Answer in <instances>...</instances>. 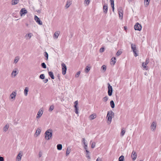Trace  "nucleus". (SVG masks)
Segmentation results:
<instances>
[{"instance_id":"1","label":"nucleus","mask_w":161,"mask_h":161,"mask_svg":"<svg viewBox=\"0 0 161 161\" xmlns=\"http://www.w3.org/2000/svg\"><path fill=\"white\" fill-rule=\"evenodd\" d=\"M53 133V130L50 129L47 130L45 132V138L46 140H49L52 137Z\"/></svg>"},{"instance_id":"2","label":"nucleus","mask_w":161,"mask_h":161,"mask_svg":"<svg viewBox=\"0 0 161 161\" xmlns=\"http://www.w3.org/2000/svg\"><path fill=\"white\" fill-rule=\"evenodd\" d=\"M114 112L112 110H110L108 112L107 118L108 121L109 122V124L112 121V118L114 117Z\"/></svg>"},{"instance_id":"3","label":"nucleus","mask_w":161,"mask_h":161,"mask_svg":"<svg viewBox=\"0 0 161 161\" xmlns=\"http://www.w3.org/2000/svg\"><path fill=\"white\" fill-rule=\"evenodd\" d=\"M61 66L62 67V74L63 75H64L65 74L66 72L67 67L65 64L64 63L61 64Z\"/></svg>"},{"instance_id":"4","label":"nucleus","mask_w":161,"mask_h":161,"mask_svg":"<svg viewBox=\"0 0 161 161\" xmlns=\"http://www.w3.org/2000/svg\"><path fill=\"white\" fill-rule=\"evenodd\" d=\"M108 95L110 96L112 95V92H113V88H112V86L110 85V84L108 83Z\"/></svg>"},{"instance_id":"5","label":"nucleus","mask_w":161,"mask_h":161,"mask_svg":"<svg viewBox=\"0 0 161 161\" xmlns=\"http://www.w3.org/2000/svg\"><path fill=\"white\" fill-rule=\"evenodd\" d=\"M131 48L134 53V56L135 57H136L138 56V54L136 53V48L135 44H131Z\"/></svg>"},{"instance_id":"6","label":"nucleus","mask_w":161,"mask_h":161,"mask_svg":"<svg viewBox=\"0 0 161 161\" xmlns=\"http://www.w3.org/2000/svg\"><path fill=\"white\" fill-rule=\"evenodd\" d=\"M142 25L139 23H137L134 26V29L135 30L138 31H140L142 29Z\"/></svg>"},{"instance_id":"7","label":"nucleus","mask_w":161,"mask_h":161,"mask_svg":"<svg viewBox=\"0 0 161 161\" xmlns=\"http://www.w3.org/2000/svg\"><path fill=\"white\" fill-rule=\"evenodd\" d=\"M118 12L120 18L121 19H122L123 14V11L122 9V8H119L118 9Z\"/></svg>"},{"instance_id":"8","label":"nucleus","mask_w":161,"mask_h":161,"mask_svg":"<svg viewBox=\"0 0 161 161\" xmlns=\"http://www.w3.org/2000/svg\"><path fill=\"white\" fill-rule=\"evenodd\" d=\"M78 102L77 100L75 101L74 102V104H75L74 107L75 108V112L77 114H78V108L77 107V105L78 104Z\"/></svg>"},{"instance_id":"9","label":"nucleus","mask_w":161,"mask_h":161,"mask_svg":"<svg viewBox=\"0 0 161 161\" xmlns=\"http://www.w3.org/2000/svg\"><path fill=\"white\" fill-rule=\"evenodd\" d=\"M34 19L36 22L39 25H42V22L41 21L40 19L36 15L34 16Z\"/></svg>"},{"instance_id":"10","label":"nucleus","mask_w":161,"mask_h":161,"mask_svg":"<svg viewBox=\"0 0 161 161\" xmlns=\"http://www.w3.org/2000/svg\"><path fill=\"white\" fill-rule=\"evenodd\" d=\"M27 13V11L25 8H22L20 10L19 14L21 16H22L23 15H25Z\"/></svg>"},{"instance_id":"11","label":"nucleus","mask_w":161,"mask_h":161,"mask_svg":"<svg viewBox=\"0 0 161 161\" xmlns=\"http://www.w3.org/2000/svg\"><path fill=\"white\" fill-rule=\"evenodd\" d=\"M137 156V155L136 152L134 151H133L131 155V157L132 158V160H135Z\"/></svg>"},{"instance_id":"12","label":"nucleus","mask_w":161,"mask_h":161,"mask_svg":"<svg viewBox=\"0 0 161 161\" xmlns=\"http://www.w3.org/2000/svg\"><path fill=\"white\" fill-rule=\"evenodd\" d=\"M156 123L155 122H153L152 124L151 125V130L153 131H154L156 128Z\"/></svg>"},{"instance_id":"13","label":"nucleus","mask_w":161,"mask_h":161,"mask_svg":"<svg viewBox=\"0 0 161 161\" xmlns=\"http://www.w3.org/2000/svg\"><path fill=\"white\" fill-rule=\"evenodd\" d=\"M43 110H42L41 109H40L37 113V114L36 116V118L38 119L43 114Z\"/></svg>"},{"instance_id":"14","label":"nucleus","mask_w":161,"mask_h":161,"mask_svg":"<svg viewBox=\"0 0 161 161\" xmlns=\"http://www.w3.org/2000/svg\"><path fill=\"white\" fill-rule=\"evenodd\" d=\"M108 6L107 4H105L103 7V12L104 13L106 14L108 12Z\"/></svg>"},{"instance_id":"15","label":"nucleus","mask_w":161,"mask_h":161,"mask_svg":"<svg viewBox=\"0 0 161 161\" xmlns=\"http://www.w3.org/2000/svg\"><path fill=\"white\" fill-rule=\"evenodd\" d=\"M32 36V34L31 33H29L25 35V38L26 39H30Z\"/></svg>"},{"instance_id":"16","label":"nucleus","mask_w":161,"mask_h":161,"mask_svg":"<svg viewBox=\"0 0 161 161\" xmlns=\"http://www.w3.org/2000/svg\"><path fill=\"white\" fill-rule=\"evenodd\" d=\"M9 127V125L8 124H7L3 128V131L4 132H6L8 130Z\"/></svg>"},{"instance_id":"17","label":"nucleus","mask_w":161,"mask_h":161,"mask_svg":"<svg viewBox=\"0 0 161 161\" xmlns=\"http://www.w3.org/2000/svg\"><path fill=\"white\" fill-rule=\"evenodd\" d=\"M19 0H12L11 2V4L12 5H14L19 3Z\"/></svg>"},{"instance_id":"18","label":"nucleus","mask_w":161,"mask_h":161,"mask_svg":"<svg viewBox=\"0 0 161 161\" xmlns=\"http://www.w3.org/2000/svg\"><path fill=\"white\" fill-rule=\"evenodd\" d=\"M16 93L15 92H13L10 95V97H11V98L13 99L14 98H15L16 95Z\"/></svg>"},{"instance_id":"19","label":"nucleus","mask_w":161,"mask_h":161,"mask_svg":"<svg viewBox=\"0 0 161 161\" xmlns=\"http://www.w3.org/2000/svg\"><path fill=\"white\" fill-rule=\"evenodd\" d=\"M90 119L92 120L93 119L96 117V115L95 114H92L90 115Z\"/></svg>"},{"instance_id":"20","label":"nucleus","mask_w":161,"mask_h":161,"mask_svg":"<svg viewBox=\"0 0 161 161\" xmlns=\"http://www.w3.org/2000/svg\"><path fill=\"white\" fill-rule=\"evenodd\" d=\"M70 148L69 147H68L66 149V155L68 156L70 153Z\"/></svg>"},{"instance_id":"21","label":"nucleus","mask_w":161,"mask_h":161,"mask_svg":"<svg viewBox=\"0 0 161 161\" xmlns=\"http://www.w3.org/2000/svg\"><path fill=\"white\" fill-rule=\"evenodd\" d=\"M41 130L40 128H38L36 130V134L37 136H38L40 134L41 132Z\"/></svg>"},{"instance_id":"22","label":"nucleus","mask_w":161,"mask_h":161,"mask_svg":"<svg viewBox=\"0 0 161 161\" xmlns=\"http://www.w3.org/2000/svg\"><path fill=\"white\" fill-rule=\"evenodd\" d=\"M116 58L115 57L112 58L111 59V64L114 65L116 63Z\"/></svg>"},{"instance_id":"23","label":"nucleus","mask_w":161,"mask_h":161,"mask_svg":"<svg viewBox=\"0 0 161 161\" xmlns=\"http://www.w3.org/2000/svg\"><path fill=\"white\" fill-rule=\"evenodd\" d=\"M48 74L51 78L53 79H54V76L53 75V73L52 72L50 71L48 72Z\"/></svg>"},{"instance_id":"24","label":"nucleus","mask_w":161,"mask_h":161,"mask_svg":"<svg viewBox=\"0 0 161 161\" xmlns=\"http://www.w3.org/2000/svg\"><path fill=\"white\" fill-rule=\"evenodd\" d=\"M22 156V155L21 154V153H19L17 157V160L18 161H20Z\"/></svg>"},{"instance_id":"25","label":"nucleus","mask_w":161,"mask_h":161,"mask_svg":"<svg viewBox=\"0 0 161 161\" xmlns=\"http://www.w3.org/2000/svg\"><path fill=\"white\" fill-rule=\"evenodd\" d=\"M150 0H144V3L145 7H147L149 3Z\"/></svg>"},{"instance_id":"26","label":"nucleus","mask_w":161,"mask_h":161,"mask_svg":"<svg viewBox=\"0 0 161 161\" xmlns=\"http://www.w3.org/2000/svg\"><path fill=\"white\" fill-rule=\"evenodd\" d=\"M71 4V1H68L65 5V7L66 8H68Z\"/></svg>"},{"instance_id":"27","label":"nucleus","mask_w":161,"mask_h":161,"mask_svg":"<svg viewBox=\"0 0 161 161\" xmlns=\"http://www.w3.org/2000/svg\"><path fill=\"white\" fill-rule=\"evenodd\" d=\"M86 157L89 159H90L91 158L90 156V152L88 150H86Z\"/></svg>"},{"instance_id":"28","label":"nucleus","mask_w":161,"mask_h":161,"mask_svg":"<svg viewBox=\"0 0 161 161\" xmlns=\"http://www.w3.org/2000/svg\"><path fill=\"white\" fill-rule=\"evenodd\" d=\"M110 104L112 108H114L115 107L114 102L113 100H111L110 102Z\"/></svg>"},{"instance_id":"29","label":"nucleus","mask_w":161,"mask_h":161,"mask_svg":"<svg viewBox=\"0 0 161 161\" xmlns=\"http://www.w3.org/2000/svg\"><path fill=\"white\" fill-rule=\"evenodd\" d=\"M62 146L61 144H58L57 145V148L59 150H60L62 149Z\"/></svg>"},{"instance_id":"30","label":"nucleus","mask_w":161,"mask_h":161,"mask_svg":"<svg viewBox=\"0 0 161 161\" xmlns=\"http://www.w3.org/2000/svg\"><path fill=\"white\" fill-rule=\"evenodd\" d=\"M59 34V33L58 31L56 32L54 35V37L56 38H57L58 37Z\"/></svg>"},{"instance_id":"31","label":"nucleus","mask_w":161,"mask_h":161,"mask_svg":"<svg viewBox=\"0 0 161 161\" xmlns=\"http://www.w3.org/2000/svg\"><path fill=\"white\" fill-rule=\"evenodd\" d=\"M90 69V68L88 66H86L85 68V72L86 73H87L89 72Z\"/></svg>"},{"instance_id":"32","label":"nucleus","mask_w":161,"mask_h":161,"mask_svg":"<svg viewBox=\"0 0 161 161\" xmlns=\"http://www.w3.org/2000/svg\"><path fill=\"white\" fill-rule=\"evenodd\" d=\"M28 92V88L27 87H26L24 90V94L25 96H27Z\"/></svg>"},{"instance_id":"33","label":"nucleus","mask_w":161,"mask_h":161,"mask_svg":"<svg viewBox=\"0 0 161 161\" xmlns=\"http://www.w3.org/2000/svg\"><path fill=\"white\" fill-rule=\"evenodd\" d=\"M18 74V73H17V71L16 70H13L12 72L11 73V75H14V77H15L17 74Z\"/></svg>"},{"instance_id":"34","label":"nucleus","mask_w":161,"mask_h":161,"mask_svg":"<svg viewBox=\"0 0 161 161\" xmlns=\"http://www.w3.org/2000/svg\"><path fill=\"white\" fill-rule=\"evenodd\" d=\"M54 108V106L53 105H52L50 106L48 111L49 112H52Z\"/></svg>"},{"instance_id":"35","label":"nucleus","mask_w":161,"mask_h":161,"mask_svg":"<svg viewBox=\"0 0 161 161\" xmlns=\"http://www.w3.org/2000/svg\"><path fill=\"white\" fill-rule=\"evenodd\" d=\"M124 157L123 155L121 156L119 158V161H124Z\"/></svg>"},{"instance_id":"36","label":"nucleus","mask_w":161,"mask_h":161,"mask_svg":"<svg viewBox=\"0 0 161 161\" xmlns=\"http://www.w3.org/2000/svg\"><path fill=\"white\" fill-rule=\"evenodd\" d=\"M147 65H145L144 62H143L142 63V66L144 69L146 70H147L148 69V67L146 66Z\"/></svg>"},{"instance_id":"37","label":"nucleus","mask_w":161,"mask_h":161,"mask_svg":"<svg viewBox=\"0 0 161 161\" xmlns=\"http://www.w3.org/2000/svg\"><path fill=\"white\" fill-rule=\"evenodd\" d=\"M19 59V58L18 57H15L14 60V62L15 63H17Z\"/></svg>"},{"instance_id":"38","label":"nucleus","mask_w":161,"mask_h":161,"mask_svg":"<svg viewBox=\"0 0 161 161\" xmlns=\"http://www.w3.org/2000/svg\"><path fill=\"white\" fill-rule=\"evenodd\" d=\"M108 97L107 96H106L103 97V101L105 102H106V101H108Z\"/></svg>"},{"instance_id":"39","label":"nucleus","mask_w":161,"mask_h":161,"mask_svg":"<svg viewBox=\"0 0 161 161\" xmlns=\"http://www.w3.org/2000/svg\"><path fill=\"white\" fill-rule=\"evenodd\" d=\"M41 66L44 69H45L46 68V65L45 63H42L41 64Z\"/></svg>"},{"instance_id":"40","label":"nucleus","mask_w":161,"mask_h":161,"mask_svg":"<svg viewBox=\"0 0 161 161\" xmlns=\"http://www.w3.org/2000/svg\"><path fill=\"white\" fill-rule=\"evenodd\" d=\"M39 78L41 79H44L45 78V76H44V74H41L39 76Z\"/></svg>"},{"instance_id":"41","label":"nucleus","mask_w":161,"mask_h":161,"mask_svg":"<svg viewBox=\"0 0 161 161\" xmlns=\"http://www.w3.org/2000/svg\"><path fill=\"white\" fill-rule=\"evenodd\" d=\"M125 132V131L124 130H122L121 132V136H123Z\"/></svg>"},{"instance_id":"42","label":"nucleus","mask_w":161,"mask_h":161,"mask_svg":"<svg viewBox=\"0 0 161 161\" xmlns=\"http://www.w3.org/2000/svg\"><path fill=\"white\" fill-rule=\"evenodd\" d=\"M80 71L78 72L75 75V77L76 78H78L80 74Z\"/></svg>"},{"instance_id":"43","label":"nucleus","mask_w":161,"mask_h":161,"mask_svg":"<svg viewBox=\"0 0 161 161\" xmlns=\"http://www.w3.org/2000/svg\"><path fill=\"white\" fill-rule=\"evenodd\" d=\"M105 48L104 47H101L99 50V52L100 53H102L104 51Z\"/></svg>"},{"instance_id":"44","label":"nucleus","mask_w":161,"mask_h":161,"mask_svg":"<svg viewBox=\"0 0 161 161\" xmlns=\"http://www.w3.org/2000/svg\"><path fill=\"white\" fill-rule=\"evenodd\" d=\"M102 69H103L104 71H105L106 70V68L105 65H103L102 67Z\"/></svg>"},{"instance_id":"45","label":"nucleus","mask_w":161,"mask_h":161,"mask_svg":"<svg viewBox=\"0 0 161 161\" xmlns=\"http://www.w3.org/2000/svg\"><path fill=\"white\" fill-rule=\"evenodd\" d=\"M96 143L95 142H93L91 145V147L93 148L95 147V146Z\"/></svg>"},{"instance_id":"46","label":"nucleus","mask_w":161,"mask_h":161,"mask_svg":"<svg viewBox=\"0 0 161 161\" xmlns=\"http://www.w3.org/2000/svg\"><path fill=\"white\" fill-rule=\"evenodd\" d=\"M149 62V59L148 58H147L146 59L145 63V65H147L148 64Z\"/></svg>"},{"instance_id":"47","label":"nucleus","mask_w":161,"mask_h":161,"mask_svg":"<svg viewBox=\"0 0 161 161\" xmlns=\"http://www.w3.org/2000/svg\"><path fill=\"white\" fill-rule=\"evenodd\" d=\"M90 0H85V3L87 5H88L90 3Z\"/></svg>"},{"instance_id":"48","label":"nucleus","mask_w":161,"mask_h":161,"mask_svg":"<svg viewBox=\"0 0 161 161\" xmlns=\"http://www.w3.org/2000/svg\"><path fill=\"white\" fill-rule=\"evenodd\" d=\"M121 53H122V52L121 51H118V52H117V53H116V55L117 56H119V55H120L121 54Z\"/></svg>"},{"instance_id":"49","label":"nucleus","mask_w":161,"mask_h":161,"mask_svg":"<svg viewBox=\"0 0 161 161\" xmlns=\"http://www.w3.org/2000/svg\"><path fill=\"white\" fill-rule=\"evenodd\" d=\"M114 0H110V2L111 3V5H114Z\"/></svg>"},{"instance_id":"50","label":"nucleus","mask_w":161,"mask_h":161,"mask_svg":"<svg viewBox=\"0 0 161 161\" xmlns=\"http://www.w3.org/2000/svg\"><path fill=\"white\" fill-rule=\"evenodd\" d=\"M45 56L47 58V60L48 58V54L47 52H45Z\"/></svg>"},{"instance_id":"51","label":"nucleus","mask_w":161,"mask_h":161,"mask_svg":"<svg viewBox=\"0 0 161 161\" xmlns=\"http://www.w3.org/2000/svg\"><path fill=\"white\" fill-rule=\"evenodd\" d=\"M39 157H41L42 155V153L41 151H40L39 153Z\"/></svg>"},{"instance_id":"52","label":"nucleus","mask_w":161,"mask_h":161,"mask_svg":"<svg viewBox=\"0 0 161 161\" xmlns=\"http://www.w3.org/2000/svg\"><path fill=\"white\" fill-rule=\"evenodd\" d=\"M0 161H4V158L3 157L0 156Z\"/></svg>"},{"instance_id":"53","label":"nucleus","mask_w":161,"mask_h":161,"mask_svg":"<svg viewBox=\"0 0 161 161\" xmlns=\"http://www.w3.org/2000/svg\"><path fill=\"white\" fill-rule=\"evenodd\" d=\"M48 81V79H46L43 80V82L45 83H46Z\"/></svg>"},{"instance_id":"54","label":"nucleus","mask_w":161,"mask_h":161,"mask_svg":"<svg viewBox=\"0 0 161 161\" xmlns=\"http://www.w3.org/2000/svg\"><path fill=\"white\" fill-rule=\"evenodd\" d=\"M96 161H102L101 158H98L96 160Z\"/></svg>"},{"instance_id":"55","label":"nucleus","mask_w":161,"mask_h":161,"mask_svg":"<svg viewBox=\"0 0 161 161\" xmlns=\"http://www.w3.org/2000/svg\"><path fill=\"white\" fill-rule=\"evenodd\" d=\"M87 145H84V149L86 150H87Z\"/></svg>"},{"instance_id":"56","label":"nucleus","mask_w":161,"mask_h":161,"mask_svg":"<svg viewBox=\"0 0 161 161\" xmlns=\"http://www.w3.org/2000/svg\"><path fill=\"white\" fill-rule=\"evenodd\" d=\"M111 6L112 8V10L114 11V5H112Z\"/></svg>"},{"instance_id":"57","label":"nucleus","mask_w":161,"mask_h":161,"mask_svg":"<svg viewBox=\"0 0 161 161\" xmlns=\"http://www.w3.org/2000/svg\"><path fill=\"white\" fill-rule=\"evenodd\" d=\"M82 142H83H83H85V138H82Z\"/></svg>"},{"instance_id":"58","label":"nucleus","mask_w":161,"mask_h":161,"mask_svg":"<svg viewBox=\"0 0 161 161\" xmlns=\"http://www.w3.org/2000/svg\"><path fill=\"white\" fill-rule=\"evenodd\" d=\"M84 144V145H87V143H86L85 142H84L83 143Z\"/></svg>"},{"instance_id":"59","label":"nucleus","mask_w":161,"mask_h":161,"mask_svg":"<svg viewBox=\"0 0 161 161\" xmlns=\"http://www.w3.org/2000/svg\"><path fill=\"white\" fill-rule=\"evenodd\" d=\"M124 28L125 30H126V26H124Z\"/></svg>"},{"instance_id":"60","label":"nucleus","mask_w":161,"mask_h":161,"mask_svg":"<svg viewBox=\"0 0 161 161\" xmlns=\"http://www.w3.org/2000/svg\"><path fill=\"white\" fill-rule=\"evenodd\" d=\"M26 25L27 26H28V24H26Z\"/></svg>"},{"instance_id":"61","label":"nucleus","mask_w":161,"mask_h":161,"mask_svg":"<svg viewBox=\"0 0 161 161\" xmlns=\"http://www.w3.org/2000/svg\"><path fill=\"white\" fill-rule=\"evenodd\" d=\"M146 72H145V75H146Z\"/></svg>"},{"instance_id":"62","label":"nucleus","mask_w":161,"mask_h":161,"mask_svg":"<svg viewBox=\"0 0 161 161\" xmlns=\"http://www.w3.org/2000/svg\"><path fill=\"white\" fill-rule=\"evenodd\" d=\"M143 161V160H140V161Z\"/></svg>"}]
</instances>
